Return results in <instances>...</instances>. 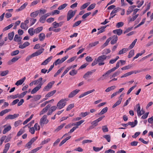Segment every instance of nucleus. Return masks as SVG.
<instances>
[{
  "label": "nucleus",
  "mask_w": 153,
  "mask_h": 153,
  "mask_svg": "<svg viewBox=\"0 0 153 153\" xmlns=\"http://www.w3.org/2000/svg\"><path fill=\"white\" fill-rule=\"evenodd\" d=\"M66 99H62L57 104V107L59 109H61L65 106L66 102Z\"/></svg>",
  "instance_id": "f257e3e1"
},
{
  "label": "nucleus",
  "mask_w": 153,
  "mask_h": 153,
  "mask_svg": "<svg viewBox=\"0 0 153 153\" xmlns=\"http://www.w3.org/2000/svg\"><path fill=\"white\" fill-rule=\"evenodd\" d=\"M47 116L44 115L41 119L40 121V125L42 126L44 124H47L48 122V120L47 119Z\"/></svg>",
  "instance_id": "f03ea898"
},
{
  "label": "nucleus",
  "mask_w": 153,
  "mask_h": 153,
  "mask_svg": "<svg viewBox=\"0 0 153 153\" xmlns=\"http://www.w3.org/2000/svg\"><path fill=\"white\" fill-rule=\"evenodd\" d=\"M55 83L54 81L49 82L48 85L45 86L43 89V91H48L49 90L52 88L53 85Z\"/></svg>",
  "instance_id": "7ed1b4c3"
},
{
  "label": "nucleus",
  "mask_w": 153,
  "mask_h": 153,
  "mask_svg": "<svg viewBox=\"0 0 153 153\" xmlns=\"http://www.w3.org/2000/svg\"><path fill=\"white\" fill-rule=\"evenodd\" d=\"M37 138V137H35L32 138L26 144L25 147H27L28 149L30 148H31V145L36 140Z\"/></svg>",
  "instance_id": "20e7f679"
},
{
  "label": "nucleus",
  "mask_w": 153,
  "mask_h": 153,
  "mask_svg": "<svg viewBox=\"0 0 153 153\" xmlns=\"http://www.w3.org/2000/svg\"><path fill=\"white\" fill-rule=\"evenodd\" d=\"M44 48H42L34 53H33L31 55V56L32 58L34 56H38L41 54L44 51Z\"/></svg>",
  "instance_id": "39448f33"
},
{
  "label": "nucleus",
  "mask_w": 153,
  "mask_h": 153,
  "mask_svg": "<svg viewBox=\"0 0 153 153\" xmlns=\"http://www.w3.org/2000/svg\"><path fill=\"white\" fill-rule=\"evenodd\" d=\"M80 90L76 89L72 91L68 95L69 98H72L77 94L79 91Z\"/></svg>",
  "instance_id": "423d86ee"
},
{
  "label": "nucleus",
  "mask_w": 153,
  "mask_h": 153,
  "mask_svg": "<svg viewBox=\"0 0 153 153\" xmlns=\"http://www.w3.org/2000/svg\"><path fill=\"white\" fill-rule=\"evenodd\" d=\"M96 69L91 70L90 71L87 72L83 76V78L85 79H87V78L88 77L89 75H91L92 74L95 72L96 71Z\"/></svg>",
  "instance_id": "0eeeda50"
},
{
  "label": "nucleus",
  "mask_w": 153,
  "mask_h": 153,
  "mask_svg": "<svg viewBox=\"0 0 153 153\" xmlns=\"http://www.w3.org/2000/svg\"><path fill=\"white\" fill-rule=\"evenodd\" d=\"M19 115V114H14L13 115L10 114L7 115L5 118L6 120L13 119L17 117Z\"/></svg>",
  "instance_id": "6e6552de"
},
{
  "label": "nucleus",
  "mask_w": 153,
  "mask_h": 153,
  "mask_svg": "<svg viewBox=\"0 0 153 153\" xmlns=\"http://www.w3.org/2000/svg\"><path fill=\"white\" fill-rule=\"evenodd\" d=\"M94 91H95L94 89H93L91 90H90V91H88L87 92H85L84 93H83L81 94L80 95L79 97V98H81L84 97V96H85L86 95H87L92 93V92H94Z\"/></svg>",
  "instance_id": "1a4fd4ad"
},
{
  "label": "nucleus",
  "mask_w": 153,
  "mask_h": 153,
  "mask_svg": "<svg viewBox=\"0 0 153 153\" xmlns=\"http://www.w3.org/2000/svg\"><path fill=\"white\" fill-rule=\"evenodd\" d=\"M107 58V56L105 55H103L100 56H99L97 60L98 62H103Z\"/></svg>",
  "instance_id": "9d476101"
},
{
  "label": "nucleus",
  "mask_w": 153,
  "mask_h": 153,
  "mask_svg": "<svg viewBox=\"0 0 153 153\" xmlns=\"http://www.w3.org/2000/svg\"><path fill=\"white\" fill-rule=\"evenodd\" d=\"M20 58V57L18 56H15L11 60L9 61L7 64L8 65H11L13 63H14L17 61Z\"/></svg>",
  "instance_id": "9b49d317"
},
{
  "label": "nucleus",
  "mask_w": 153,
  "mask_h": 153,
  "mask_svg": "<svg viewBox=\"0 0 153 153\" xmlns=\"http://www.w3.org/2000/svg\"><path fill=\"white\" fill-rule=\"evenodd\" d=\"M51 106V105L50 104H48L47 105L45 108H44L40 112L39 115H41L47 112L48 109Z\"/></svg>",
  "instance_id": "f8f14e48"
},
{
  "label": "nucleus",
  "mask_w": 153,
  "mask_h": 153,
  "mask_svg": "<svg viewBox=\"0 0 153 153\" xmlns=\"http://www.w3.org/2000/svg\"><path fill=\"white\" fill-rule=\"evenodd\" d=\"M71 11V10H69L67 13V17L68 21H69L74 16V15Z\"/></svg>",
  "instance_id": "ddd939ff"
},
{
  "label": "nucleus",
  "mask_w": 153,
  "mask_h": 153,
  "mask_svg": "<svg viewBox=\"0 0 153 153\" xmlns=\"http://www.w3.org/2000/svg\"><path fill=\"white\" fill-rule=\"evenodd\" d=\"M112 39H113L111 41V43L112 45H114L116 43L118 37L117 35H114L113 36L111 37Z\"/></svg>",
  "instance_id": "4468645a"
},
{
  "label": "nucleus",
  "mask_w": 153,
  "mask_h": 153,
  "mask_svg": "<svg viewBox=\"0 0 153 153\" xmlns=\"http://www.w3.org/2000/svg\"><path fill=\"white\" fill-rule=\"evenodd\" d=\"M113 32L114 34H117L118 36H120L122 33L123 30L120 29H117L113 30Z\"/></svg>",
  "instance_id": "2eb2a0df"
},
{
  "label": "nucleus",
  "mask_w": 153,
  "mask_h": 153,
  "mask_svg": "<svg viewBox=\"0 0 153 153\" xmlns=\"http://www.w3.org/2000/svg\"><path fill=\"white\" fill-rule=\"evenodd\" d=\"M26 79V77H24L23 78L18 80L15 83V85L17 86L22 85L25 81Z\"/></svg>",
  "instance_id": "dca6fc26"
},
{
  "label": "nucleus",
  "mask_w": 153,
  "mask_h": 153,
  "mask_svg": "<svg viewBox=\"0 0 153 153\" xmlns=\"http://www.w3.org/2000/svg\"><path fill=\"white\" fill-rule=\"evenodd\" d=\"M53 58L52 56H51L48 57L47 59L43 62L41 64L42 65H46Z\"/></svg>",
  "instance_id": "f3484780"
},
{
  "label": "nucleus",
  "mask_w": 153,
  "mask_h": 153,
  "mask_svg": "<svg viewBox=\"0 0 153 153\" xmlns=\"http://www.w3.org/2000/svg\"><path fill=\"white\" fill-rule=\"evenodd\" d=\"M27 3H25L23 4L22 6H21L19 8L16 9V12H19L21 11L22 10L24 9L26 7L27 5Z\"/></svg>",
  "instance_id": "a211bd4d"
},
{
  "label": "nucleus",
  "mask_w": 153,
  "mask_h": 153,
  "mask_svg": "<svg viewBox=\"0 0 153 153\" xmlns=\"http://www.w3.org/2000/svg\"><path fill=\"white\" fill-rule=\"evenodd\" d=\"M45 36L44 33H42L39 34V39L41 41H43L45 39Z\"/></svg>",
  "instance_id": "6ab92c4d"
},
{
  "label": "nucleus",
  "mask_w": 153,
  "mask_h": 153,
  "mask_svg": "<svg viewBox=\"0 0 153 153\" xmlns=\"http://www.w3.org/2000/svg\"><path fill=\"white\" fill-rule=\"evenodd\" d=\"M22 38L19 36L18 34H16L14 37V40L15 42H20L21 41Z\"/></svg>",
  "instance_id": "aec40b11"
},
{
  "label": "nucleus",
  "mask_w": 153,
  "mask_h": 153,
  "mask_svg": "<svg viewBox=\"0 0 153 153\" xmlns=\"http://www.w3.org/2000/svg\"><path fill=\"white\" fill-rule=\"evenodd\" d=\"M39 13V10H36L35 12L31 13L30 14V16L31 17L35 18L38 15Z\"/></svg>",
  "instance_id": "412c9836"
},
{
  "label": "nucleus",
  "mask_w": 153,
  "mask_h": 153,
  "mask_svg": "<svg viewBox=\"0 0 153 153\" xmlns=\"http://www.w3.org/2000/svg\"><path fill=\"white\" fill-rule=\"evenodd\" d=\"M112 39L111 37H110L106 40L105 42L101 46L102 48H105V47L107 46L110 41Z\"/></svg>",
  "instance_id": "4be33fe9"
},
{
  "label": "nucleus",
  "mask_w": 153,
  "mask_h": 153,
  "mask_svg": "<svg viewBox=\"0 0 153 153\" xmlns=\"http://www.w3.org/2000/svg\"><path fill=\"white\" fill-rule=\"evenodd\" d=\"M56 92V90H54L48 93L45 96L46 97H49L53 96Z\"/></svg>",
  "instance_id": "5701e85b"
},
{
  "label": "nucleus",
  "mask_w": 153,
  "mask_h": 153,
  "mask_svg": "<svg viewBox=\"0 0 153 153\" xmlns=\"http://www.w3.org/2000/svg\"><path fill=\"white\" fill-rule=\"evenodd\" d=\"M10 111H11L10 109H5V110H4L1 111L0 112V116H3L4 114L8 113V112Z\"/></svg>",
  "instance_id": "b1692460"
},
{
  "label": "nucleus",
  "mask_w": 153,
  "mask_h": 153,
  "mask_svg": "<svg viewBox=\"0 0 153 153\" xmlns=\"http://www.w3.org/2000/svg\"><path fill=\"white\" fill-rule=\"evenodd\" d=\"M14 35V33L13 31L8 33V36L10 40L11 41L13 39Z\"/></svg>",
  "instance_id": "393cba45"
},
{
  "label": "nucleus",
  "mask_w": 153,
  "mask_h": 153,
  "mask_svg": "<svg viewBox=\"0 0 153 153\" xmlns=\"http://www.w3.org/2000/svg\"><path fill=\"white\" fill-rule=\"evenodd\" d=\"M120 10H121V8L120 7H117L114 8L111 13L110 15L112 16L114 13H116Z\"/></svg>",
  "instance_id": "a878e982"
},
{
  "label": "nucleus",
  "mask_w": 153,
  "mask_h": 153,
  "mask_svg": "<svg viewBox=\"0 0 153 153\" xmlns=\"http://www.w3.org/2000/svg\"><path fill=\"white\" fill-rule=\"evenodd\" d=\"M108 109V108L107 107H105V108H103L102 109V110L101 111L98 113V115H100L105 113L107 112Z\"/></svg>",
  "instance_id": "bb28decb"
},
{
  "label": "nucleus",
  "mask_w": 153,
  "mask_h": 153,
  "mask_svg": "<svg viewBox=\"0 0 153 153\" xmlns=\"http://www.w3.org/2000/svg\"><path fill=\"white\" fill-rule=\"evenodd\" d=\"M122 98L119 99V100L117 101L112 106V108H114L116 106L119 105L121 102Z\"/></svg>",
  "instance_id": "cd10ccee"
},
{
  "label": "nucleus",
  "mask_w": 153,
  "mask_h": 153,
  "mask_svg": "<svg viewBox=\"0 0 153 153\" xmlns=\"http://www.w3.org/2000/svg\"><path fill=\"white\" fill-rule=\"evenodd\" d=\"M128 50V49L127 48H123L122 50H120L118 53V54L121 55L122 54L124 53H126L127 51Z\"/></svg>",
  "instance_id": "c85d7f7f"
},
{
  "label": "nucleus",
  "mask_w": 153,
  "mask_h": 153,
  "mask_svg": "<svg viewBox=\"0 0 153 153\" xmlns=\"http://www.w3.org/2000/svg\"><path fill=\"white\" fill-rule=\"evenodd\" d=\"M9 71L8 70L0 72V75L1 76H5L7 75Z\"/></svg>",
  "instance_id": "c756f323"
},
{
  "label": "nucleus",
  "mask_w": 153,
  "mask_h": 153,
  "mask_svg": "<svg viewBox=\"0 0 153 153\" xmlns=\"http://www.w3.org/2000/svg\"><path fill=\"white\" fill-rule=\"evenodd\" d=\"M42 27H40L37 28L34 30V33H39L43 29Z\"/></svg>",
  "instance_id": "7c9ffc66"
},
{
  "label": "nucleus",
  "mask_w": 153,
  "mask_h": 153,
  "mask_svg": "<svg viewBox=\"0 0 153 153\" xmlns=\"http://www.w3.org/2000/svg\"><path fill=\"white\" fill-rule=\"evenodd\" d=\"M11 129V127L9 126L5 128L3 130V133L4 134H5L7 131H9Z\"/></svg>",
  "instance_id": "2f4dec72"
},
{
  "label": "nucleus",
  "mask_w": 153,
  "mask_h": 153,
  "mask_svg": "<svg viewBox=\"0 0 153 153\" xmlns=\"http://www.w3.org/2000/svg\"><path fill=\"white\" fill-rule=\"evenodd\" d=\"M40 88L37 86L34 88L31 91V94H34L36 93Z\"/></svg>",
  "instance_id": "473e14b6"
},
{
  "label": "nucleus",
  "mask_w": 153,
  "mask_h": 153,
  "mask_svg": "<svg viewBox=\"0 0 153 153\" xmlns=\"http://www.w3.org/2000/svg\"><path fill=\"white\" fill-rule=\"evenodd\" d=\"M137 39H135L132 43L129 46L128 48L129 49H131L132 48H133V47L135 45L136 42L137 41Z\"/></svg>",
  "instance_id": "72a5a7b5"
},
{
  "label": "nucleus",
  "mask_w": 153,
  "mask_h": 153,
  "mask_svg": "<svg viewBox=\"0 0 153 153\" xmlns=\"http://www.w3.org/2000/svg\"><path fill=\"white\" fill-rule=\"evenodd\" d=\"M77 71L75 69L71 70L69 72V74L72 76H74L77 74Z\"/></svg>",
  "instance_id": "f704fd0d"
},
{
  "label": "nucleus",
  "mask_w": 153,
  "mask_h": 153,
  "mask_svg": "<svg viewBox=\"0 0 153 153\" xmlns=\"http://www.w3.org/2000/svg\"><path fill=\"white\" fill-rule=\"evenodd\" d=\"M115 88L116 86L114 85L109 87L105 90V91L106 92H109L111 91L114 89Z\"/></svg>",
  "instance_id": "c9c22d12"
},
{
  "label": "nucleus",
  "mask_w": 153,
  "mask_h": 153,
  "mask_svg": "<svg viewBox=\"0 0 153 153\" xmlns=\"http://www.w3.org/2000/svg\"><path fill=\"white\" fill-rule=\"evenodd\" d=\"M46 18L43 16H42L39 19V22L42 23H44L45 22Z\"/></svg>",
  "instance_id": "e433bc0d"
},
{
  "label": "nucleus",
  "mask_w": 153,
  "mask_h": 153,
  "mask_svg": "<svg viewBox=\"0 0 153 153\" xmlns=\"http://www.w3.org/2000/svg\"><path fill=\"white\" fill-rule=\"evenodd\" d=\"M95 5L96 4L95 3L91 4L87 8V10L89 11L93 9L95 7Z\"/></svg>",
  "instance_id": "4c0bfd02"
},
{
  "label": "nucleus",
  "mask_w": 153,
  "mask_h": 153,
  "mask_svg": "<svg viewBox=\"0 0 153 153\" xmlns=\"http://www.w3.org/2000/svg\"><path fill=\"white\" fill-rule=\"evenodd\" d=\"M33 114H32L29 118L25 120L23 123V125H25L27 124L29 121L33 118Z\"/></svg>",
  "instance_id": "58836bf2"
},
{
  "label": "nucleus",
  "mask_w": 153,
  "mask_h": 153,
  "mask_svg": "<svg viewBox=\"0 0 153 153\" xmlns=\"http://www.w3.org/2000/svg\"><path fill=\"white\" fill-rule=\"evenodd\" d=\"M98 43H99L98 41H96L94 43H90L88 47L89 48H91L92 47H93L94 46H95L96 45H97Z\"/></svg>",
  "instance_id": "ea45409f"
},
{
  "label": "nucleus",
  "mask_w": 153,
  "mask_h": 153,
  "mask_svg": "<svg viewBox=\"0 0 153 153\" xmlns=\"http://www.w3.org/2000/svg\"><path fill=\"white\" fill-rule=\"evenodd\" d=\"M68 5V4L66 3L62 5H61L60 6H59L58 9L59 10H62L65 8Z\"/></svg>",
  "instance_id": "a19ab883"
},
{
  "label": "nucleus",
  "mask_w": 153,
  "mask_h": 153,
  "mask_svg": "<svg viewBox=\"0 0 153 153\" xmlns=\"http://www.w3.org/2000/svg\"><path fill=\"white\" fill-rule=\"evenodd\" d=\"M42 146H41L38 147L37 148L31 150V151L29 152V153H35L39 150L40 149L42 148Z\"/></svg>",
  "instance_id": "79ce46f5"
},
{
  "label": "nucleus",
  "mask_w": 153,
  "mask_h": 153,
  "mask_svg": "<svg viewBox=\"0 0 153 153\" xmlns=\"http://www.w3.org/2000/svg\"><path fill=\"white\" fill-rule=\"evenodd\" d=\"M134 50H132L130 51L128 56V58H130L133 56L134 55Z\"/></svg>",
  "instance_id": "37998d69"
},
{
  "label": "nucleus",
  "mask_w": 153,
  "mask_h": 153,
  "mask_svg": "<svg viewBox=\"0 0 153 153\" xmlns=\"http://www.w3.org/2000/svg\"><path fill=\"white\" fill-rule=\"evenodd\" d=\"M41 95H37L35 96L33 98V100L35 101H37L39 100L41 97Z\"/></svg>",
  "instance_id": "c03bdc74"
},
{
  "label": "nucleus",
  "mask_w": 153,
  "mask_h": 153,
  "mask_svg": "<svg viewBox=\"0 0 153 153\" xmlns=\"http://www.w3.org/2000/svg\"><path fill=\"white\" fill-rule=\"evenodd\" d=\"M124 24L123 22H120L117 23L116 26L117 28H119L122 27L123 25Z\"/></svg>",
  "instance_id": "a18cd8bd"
},
{
  "label": "nucleus",
  "mask_w": 153,
  "mask_h": 153,
  "mask_svg": "<svg viewBox=\"0 0 153 153\" xmlns=\"http://www.w3.org/2000/svg\"><path fill=\"white\" fill-rule=\"evenodd\" d=\"M89 4V3H86L83 5H82L81 7H80V10H82V9H85L86 8Z\"/></svg>",
  "instance_id": "49530a36"
},
{
  "label": "nucleus",
  "mask_w": 153,
  "mask_h": 153,
  "mask_svg": "<svg viewBox=\"0 0 153 153\" xmlns=\"http://www.w3.org/2000/svg\"><path fill=\"white\" fill-rule=\"evenodd\" d=\"M103 137L105 138L107 141L109 142L111 141V137L110 135L106 134L103 136Z\"/></svg>",
  "instance_id": "de8ad7c7"
},
{
  "label": "nucleus",
  "mask_w": 153,
  "mask_h": 153,
  "mask_svg": "<svg viewBox=\"0 0 153 153\" xmlns=\"http://www.w3.org/2000/svg\"><path fill=\"white\" fill-rule=\"evenodd\" d=\"M33 28H30L28 30V32L29 34L31 36H32L34 34V33H34V31H33Z\"/></svg>",
  "instance_id": "09e8293b"
},
{
  "label": "nucleus",
  "mask_w": 153,
  "mask_h": 153,
  "mask_svg": "<svg viewBox=\"0 0 153 153\" xmlns=\"http://www.w3.org/2000/svg\"><path fill=\"white\" fill-rule=\"evenodd\" d=\"M74 104H70L67 107L66 110L68 111L74 107Z\"/></svg>",
  "instance_id": "8fccbe9b"
},
{
  "label": "nucleus",
  "mask_w": 153,
  "mask_h": 153,
  "mask_svg": "<svg viewBox=\"0 0 153 153\" xmlns=\"http://www.w3.org/2000/svg\"><path fill=\"white\" fill-rule=\"evenodd\" d=\"M65 125V123H63L60 125V126H59L56 129L55 131H58L60 130H61L63 127Z\"/></svg>",
  "instance_id": "3c124183"
},
{
  "label": "nucleus",
  "mask_w": 153,
  "mask_h": 153,
  "mask_svg": "<svg viewBox=\"0 0 153 153\" xmlns=\"http://www.w3.org/2000/svg\"><path fill=\"white\" fill-rule=\"evenodd\" d=\"M21 27L23 29L27 30V25L23 23H22L21 24Z\"/></svg>",
  "instance_id": "603ef678"
},
{
  "label": "nucleus",
  "mask_w": 153,
  "mask_h": 153,
  "mask_svg": "<svg viewBox=\"0 0 153 153\" xmlns=\"http://www.w3.org/2000/svg\"><path fill=\"white\" fill-rule=\"evenodd\" d=\"M19 50H16L12 52L10 55L11 56H15L19 53Z\"/></svg>",
  "instance_id": "864d4df0"
},
{
  "label": "nucleus",
  "mask_w": 153,
  "mask_h": 153,
  "mask_svg": "<svg viewBox=\"0 0 153 153\" xmlns=\"http://www.w3.org/2000/svg\"><path fill=\"white\" fill-rule=\"evenodd\" d=\"M27 91H25L21 93L20 94H19V98H21L24 97L25 95L27 94Z\"/></svg>",
  "instance_id": "5fc2aeb1"
},
{
  "label": "nucleus",
  "mask_w": 153,
  "mask_h": 153,
  "mask_svg": "<svg viewBox=\"0 0 153 153\" xmlns=\"http://www.w3.org/2000/svg\"><path fill=\"white\" fill-rule=\"evenodd\" d=\"M91 14L90 12L84 14L82 16V18L83 19H85L88 16L90 15Z\"/></svg>",
  "instance_id": "6e6d98bb"
},
{
  "label": "nucleus",
  "mask_w": 153,
  "mask_h": 153,
  "mask_svg": "<svg viewBox=\"0 0 153 153\" xmlns=\"http://www.w3.org/2000/svg\"><path fill=\"white\" fill-rule=\"evenodd\" d=\"M102 129L104 132H107L108 131V129L106 126H103L102 127Z\"/></svg>",
  "instance_id": "4d7b16f0"
},
{
  "label": "nucleus",
  "mask_w": 153,
  "mask_h": 153,
  "mask_svg": "<svg viewBox=\"0 0 153 153\" xmlns=\"http://www.w3.org/2000/svg\"><path fill=\"white\" fill-rule=\"evenodd\" d=\"M131 67L132 66L131 65H129L123 67L121 68V69L122 70L128 69H130Z\"/></svg>",
  "instance_id": "13d9d810"
},
{
  "label": "nucleus",
  "mask_w": 153,
  "mask_h": 153,
  "mask_svg": "<svg viewBox=\"0 0 153 153\" xmlns=\"http://www.w3.org/2000/svg\"><path fill=\"white\" fill-rule=\"evenodd\" d=\"M106 27V26H102L101 28V29L98 32L97 34H99L105 31V29Z\"/></svg>",
  "instance_id": "bf43d9fd"
},
{
  "label": "nucleus",
  "mask_w": 153,
  "mask_h": 153,
  "mask_svg": "<svg viewBox=\"0 0 153 153\" xmlns=\"http://www.w3.org/2000/svg\"><path fill=\"white\" fill-rule=\"evenodd\" d=\"M34 128H35V129L36 131L39 130L40 129L38 123L35 124L34 126Z\"/></svg>",
  "instance_id": "052dcab7"
},
{
  "label": "nucleus",
  "mask_w": 153,
  "mask_h": 153,
  "mask_svg": "<svg viewBox=\"0 0 153 153\" xmlns=\"http://www.w3.org/2000/svg\"><path fill=\"white\" fill-rule=\"evenodd\" d=\"M132 8L133 7L132 6H130L129 7L127 12V15H129L133 11V10H132Z\"/></svg>",
  "instance_id": "680f3d73"
},
{
  "label": "nucleus",
  "mask_w": 153,
  "mask_h": 153,
  "mask_svg": "<svg viewBox=\"0 0 153 153\" xmlns=\"http://www.w3.org/2000/svg\"><path fill=\"white\" fill-rule=\"evenodd\" d=\"M81 22L82 21L81 20L76 22L73 25V27H75L78 26L81 23Z\"/></svg>",
  "instance_id": "e2e57ef3"
},
{
  "label": "nucleus",
  "mask_w": 153,
  "mask_h": 153,
  "mask_svg": "<svg viewBox=\"0 0 153 153\" xmlns=\"http://www.w3.org/2000/svg\"><path fill=\"white\" fill-rule=\"evenodd\" d=\"M68 55H66L65 56L62 58L61 60L60 59V63H62L68 59Z\"/></svg>",
  "instance_id": "0e129e2a"
},
{
  "label": "nucleus",
  "mask_w": 153,
  "mask_h": 153,
  "mask_svg": "<svg viewBox=\"0 0 153 153\" xmlns=\"http://www.w3.org/2000/svg\"><path fill=\"white\" fill-rule=\"evenodd\" d=\"M22 121L21 120H19L15 122L14 123V126L15 127H17L22 122Z\"/></svg>",
  "instance_id": "69168bd1"
},
{
  "label": "nucleus",
  "mask_w": 153,
  "mask_h": 153,
  "mask_svg": "<svg viewBox=\"0 0 153 153\" xmlns=\"http://www.w3.org/2000/svg\"><path fill=\"white\" fill-rule=\"evenodd\" d=\"M90 114L89 112H86L84 113L82 112L81 113L80 115L83 117H84Z\"/></svg>",
  "instance_id": "338daca9"
},
{
  "label": "nucleus",
  "mask_w": 153,
  "mask_h": 153,
  "mask_svg": "<svg viewBox=\"0 0 153 153\" xmlns=\"http://www.w3.org/2000/svg\"><path fill=\"white\" fill-rule=\"evenodd\" d=\"M98 122L97 121L95 120L93 121L91 123V124L93 125L94 127L97 126L98 125Z\"/></svg>",
  "instance_id": "774afa93"
}]
</instances>
